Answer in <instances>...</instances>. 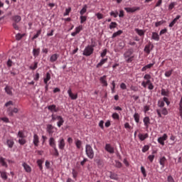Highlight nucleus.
Returning <instances> with one entry per match:
<instances>
[{"label":"nucleus","instance_id":"nucleus-36","mask_svg":"<svg viewBox=\"0 0 182 182\" xmlns=\"http://www.w3.org/2000/svg\"><path fill=\"white\" fill-rule=\"evenodd\" d=\"M29 69H31V70H36V69H38V62H34L33 64H31Z\"/></svg>","mask_w":182,"mask_h":182},{"label":"nucleus","instance_id":"nucleus-38","mask_svg":"<svg viewBox=\"0 0 182 182\" xmlns=\"http://www.w3.org/2000/svg\"><path fill=\"white\" fill-rule=\"evenodd\" d=\"M0 174L3 180H8V175H6V172L0 171Z\"/></svg>","mask_w":182,"mask_h":182},{"label":"nucleus","instance_id":"nucleus-46","mask_svg":"<svg viewBox=\"0 0 182 182\" xmlns=\"http://www.w3.org/2000/svg\"><path fill=\"white\" fill-rule=\"evenodd\" d=\"M114 28H117V23L111 22V23L109 24V29H114Z\"/></svg>","mask_w":182,"mask_h":182},{"label":"nucleus","instance_id":"nucleus-42","mask_svg":"<svg viewBox=\"0 0 182 182\" xmlns=\"http://www.w3.org/2000/svg\"><path fill=\"white\" fill-rule=\"evenodd\" d=\"M150 44L146 45L144 49V52L147 53V55H150Z\"/></svg>","mask_w":182,"mask_h":182},{"label":"nucleus","instance_id":"nucleus-48","mask_svg":"<svg viewBox=\"0 0 182 182\" xmlns=\"http://www.w3.org/2000/svg\"><path fill=\"white\" fill-rule=\"evenodd\" d=\"M141 172L144 177H147V173H146V168H144V166H141Z\"/></svg>","mask_w":182,"mask_h":182},{"label":"nucleus","instance_id":"nucleus-10","mask_svg":"<svg viewBox=\"0 0 182 182\" xmlns=\"http://www.w3.org/2000/svg\"><path fill=\"white\" fill-rule=\"evenodd\" d=\"M57 126L58 127H62V126H63V124L65 123V120L63 119V117H62V116L60 115H58L57 116Z\"/></svg>","mask_w":182,"mask_h":182},{"label":"nucleus","instance_id":"nucleus-12","mask_svg":"<svg viewBox=\"0 0 182 182\" xmlns=\"http://www.w3.org/2000/svg\"><path fill=\"white\" fill-rule=\"evenodd\" d=\"M167 134H164L162 136L158 139V143H159V144H161V146H164V141L167 140Z\"/></svg>","mask_w":182,"mask_h":182},{"label":"nucleus","instance_id":"nucleus-5","mask_svg":"<svg viewBox=\"0 0 182 182\" xmlns=\"http://www.w3.org/2000/svg\"><path fill=\"white\" fill-rule=\"evenodd\" d=\"M156 113L159 117H161V114H164V116H167V114H168V111L167 110V108L164 107L156 109Z\"/></svg>","mask_w":182,"mask_h":182},{"label":"nucleus","instance_id":"nucleus-37","mask_svg":"<svg viewBox=\"0 0 182 182\" xmlns=\"http://www.w3.org/2000/svg\"><path fill=\"white\" fill-rule=\"evenodd\" d=\"M178 110H179V116H181V119H182V97H181V98L180 100V102H179Z\"/></svg>","mask_w":182,"mask_h":182},{"label":"nucleus","instance_id":"nucleus-33","mask_svg":"<svg viewBox=\"0 0 182 182\" xmlns=\"http://www.w3.org/2000/svg\"><path fill=\"white\" fill-rule=\"evenodd\" d=\"M50 73H47L46 75V77H44V83L45 85H46L48 83V82H49V80H50Z\"/></svg>","mask_w":182,"mask_h":182},{"label":"nucleus","instance_id":"nucleus-28","mask_svg":"<svg viewBox=\"0 0 182 182\" xmlns=\"http://www.w3.org/2000/svg\"><path fill=\"white\" fill-rule=\"evenodd\" d=\"M39 53H41V48H33V55L34 58H38V56H39Z\"/></svg>","mask_w":182,"mask_h":182},{"label":"nucleus","instance_id":"nucleus-54","mask_svg":"<svg viewBox=\"0 0 182 182\" xmlns=\"http://www.w3.org/2000/svg\"><path fill=\"white\" fill-rule=\"evenodd\" d=\"M144 80H150L151 79V75H150V74H146L144 76Z\"/></svg>","mask_w":182,"mask_h":182},{"label":"nucleus","instance_id":"nucleus-30","mask_svg":"<svg viewBox=\"0 0 182 182\" xmlns=\"http://www.w3.org/2000/svg\"><path fill=\"white\" fill-rule=\"evenodd\" d=\"M86 12H87V5L85 4L83 6L82 9L80 10V14L81 16H84L85 14H86Z\"/></svg>","mask_w":182,"mask_h":182},{"label":"nucleus","instance_id":"nucleus-41","mask_svg":"<svg viewBox=\"0 0 182 182\" xmlns=\"http://www.w3.org/2000/svg\"><path fill=\"white\" fill-rule=\"evenodd\" d=\"M75 146L77 149H80V147H82V141L80 139H75Z\"/></svg>","mask_w":182,"mask_h":182},{"label":"nucleus","instance_id":"nucleus-56","mask_svg":"<svg viewBox=\"0 0 182 182\" xmlns=\"http://www.w3.org/2000/svg\"><path fill=\"white\" fill-rule=\"evenodd\" d=\"M22 38H23V35H22L21 33H18L16 36V38L17 41H21L22 39Z\"/></svg>","mask_w":182,"mask_h":182},{"label":"nucleus","instance_id":"nucleus-8","mask_svg":"<svg viewBox=\"0 0 182 182\" xmlns=\"http://www.w3.org/2000/svg\"><path fill=\"white\" fill-rule=\"evenodd\" d=\"M65 146H66V142H65V139L63 138H60L58 140V148L60 150H64L65 149Z\"/></svg>","mask_w":182,"mask_h":182},{"label":"nucleus","instance_id":"nucleus-58","mask_svg":"<svg viewBox=\"0 0 182 182\" xmlns=\"http://www.w3.org/2000/svg\"><path fill=\"white\" fill-rule=\"evenodd\" d=\"M120 88L122 89V90H126V89H127V86L126 85L125 83L122 82L120 84Z\"/></svg>","mask_w":182,"mask_h":182},{"label":"nucleus","instance_id":"nucleus-53","mask_svg":"<svg viewBox=\"0 0 182 182\" xmlns=\"http://www.w3.org/2000/svg\"><path fill=\"white\" fill-rule=\"evenodd\" d=\"M176 6V2H172L168 6V10L171 11Z\"/></svg>","mask_w":182,"mask_h":182},{"label":"nucleus","instance_id":"nucleus-60","mask_svg":"<svg viewBox=\"0 0 182 182\" xmlns=\"http://www.w3.org/2000/svg\"><path fill=\"white\" fill-rule=\"evenodd\" d=\"M82 26H79L78 27L75 28V33H79L80 31H82Z\"/></svg>","mask_w":182,"mask_h":182},{"label":"nucleus","instance_id":"nucleus-9","mask_svg":"<svg viewBox=\"0 0 182 182\" xmlns=\"http://www.w3.org/2000/svg\"><path fill=\"white\" fill-rule=\"evenodd\" d=\"M105 150L109 153V154H114V147L112 146L109 144H106Z\"/></svg>","mask_w":182,"mask_h":182},{"label":"nucleus","instance_id":"nucleus-61","mask_svg":"<svg viewBox=\"0 0 182 182\" xmlns=\"http://www.w3.org/2000/svg\"><path fill=\"white\" fill-rule=\"evenodd\" d=\"M158 106L159 107H164V101H159Z\"/></svg>","mask_w":182,"mask_h":182},{"label":"nucleus","instance_id":"nucleus-27","mask_svg":"<svg viewBox=\"0 0 182 182\" xmlns=\"http://www.w3.org/2000/svg\"><path fill=\"white\" fill-rule=\"evenodd\" d=\"M180 18H181V16H176V17L170 23L169 28H173V25H176V22H177V20L180 19Z\"/></svg>","mask_w":182,"mask_h":182},{"label":"nucleus","instance_id":"nucleus-62","mask_svg":"<svg viewBox=\"0 0 182 182\" xmlns=\"http://www.w3.org/2000/svg\"><path fill=\"white\" fill-rule=\"evenodd\" d=\"M167 181L168 182H175L174 178L171 176H168L167 178Z\"/></svg>","mask_w":182,"mask_h":182},{"label":"nucleus","instance_id":"nucleus-6","mask_svg":"<svg viewBox=\"0 0 182 182\" xmlns=\"http://www.w3.org/2000/svg\"><path fill=\"white\" fill-rule=\"evenodd\" d=\"M18 112L19 109L16 107H14V109H12V107H9L7 109V113L11 117H14V113H18Z\"/></svg>","mask_w":182,"mask_h":182},{"label":"nucleus","instance_id":"nucleus-29","mask_svg":"<svg viewBox=\"0 0 182 182\" xmlns=\"http://www.w3.org/2000/svg\"><path fill=\"white\" fill-rule=\"evenodd\" d=\"M0 164L3 167L8 168V164H6V161H5V158L4 157H0Z\"/></svg>","mask_w":182,"mask_h":182},{"label":"nucleus","instance_id":"nucleus-25","mask_svg":"<svg viewBox=\"0 0 182 182\" xmlns=\"http://www.w3.org/2000/svg\"><path fill=\"white\" fill-rule=\"evenodd\" d=\"M143 122H144L145 127H146V129H149V126L150 124V118L149 117H145L144 118Z\"/></svg>","mask_w":182,"mask_h":182},{"label":"nucleus","instance_id":"nucleus-50","mask_svg":"<svg viewBox=\"0 0 182 182\" xmlns=\"http://www.w3.org/2000/svg\"><path fill=\"white\" fill-rule=\"evenodd\" d=\"M150 149V146L149 145H145L142 148V153H146V151H149V149Z\"/></svg>","mask_w":182,"mask_h":182},{"label":"nucleus","instance_id":"nucleus-15","mask_svg":"<svg viewBox=\"0 0 182 182\" xmlns=\"http://www.w3.org/2000/svg\"><path fill=\"white\" fill-rule=\"evenodd\" d=\"M155 64H156V62L153 61L152 63H150V64H148V65L144 66L141 68V72H146V70H147V69H151V68L154 67Z\"/></svg>","mask_w":182,"mask_h":182},{"label":"nucleus","instance_id":"nucleus-20","mask_svg":"<svg viewBox=\"0 0 182 182\" xmlns=\"http://www.w3.org/2000/svg\"><path fill=\"white\" fill-rule=\"evenodd\" d=\"M12 87L6 85L4 88L6 93H7L9 96H12L14 94L12 93Z\"/></svg>","mask_w":182,"mask_h":182},{"label":"nucleus","instance_id":"nucleus-34","mask_svg":"<svg viewBox=\"0 0 182 182\" xmlns=\"http://www.w3.org/2000/svg\"><path fill=\"white\" fill-rule=\"evenodd\" d=\"M122 33H123V31L122 30H119L118 31L114 33L112 36V39H114V38H117V36H120Z\"/></svg>","mask_w":182,"mask_h":182},{"label":"nucleus","instance_id":"nucleus-16","mask_svg":"<svg viewBox=\"0 0 182 182\" xmlns=\"http://www.w3.org/2000/svg\"><path fill=\"white\" fill-rule=\"evenodd\" d=\"M48 110H50L52 112H55V113H58V112H59V108L56 107V105H49L48 107Z\"/></svg>","mask_w":182,"mask_h":182},{"label":"nucleus","instance_id":"nucleus-35","mask_svg":"<svg viewBox=\"0 0 182 182\" xmlns=\"http://www.w3.org/2000/svg\"><path fill=\"white\" fill-rule=\"evenodd\" d=\"M135 32L139 35V36H144V31L140 30L139 28H135Z\"/></svg>","mask_w":182,"mask_h":182},{"label":"nucleus","instance_id":"nucleus-32","mask_svg":"<svg viewBox=\"0 0 182 182\" xmlns=\"http://www.w3.org/2000/svg\"><path fill=\"white\" fill-rule=\"evenodd\" d=\"M106 62H107V58L102 59L100 62L97 65V68H101V66H103Z\"/></svg>","mask_w":182,"mask_h":182},{"label":"nucleus","instance_id":"nucleus-13","mask_svg":"<svg viewBox=\"0 0 182 182\" xmlns=\"http://www.w3.org/2000/svg\"><path fill=\"white\" fill-rule=\"evenodd\" d=\"M107 76L103 75L102 77H100V82L102 85V86L107 87Z\"/></svg>","mask_w":182,"mask_h":182},{"label":"nucleus","instance_id":"nucleus-40","mask_svg":"<svg viewBox=\"0 0 182 182\" xmlns=\"http://www.w3.org/2000/svg\"><path fill=\"white\" fill-rule=\"evenodd\" d=\"M134 119L136 123H139L140 122V114H139V113H135L134 114Z\"/></svg>","mask_w":182,"mask_h":182},{"label":"nucleus","instance_id":"nucleus-31","mask_svg":"<svg viewBox=\"0 0 182 182\" xmlns=\"http://www.w3.org/2000/svg\"><path fill=\"white\" fill-rule=\"evenodd\" d=\"M6 144L8 147H9V149H12L14 147V144H15V142L12 139H8L6 141Z\"/></svg>","mask_w":182,"mask_h":182},{"label":"nucleus","instance_id":"nucleus-47","mask_svg":"<svg viewBox=\"0 0 182 182\" xmlns=\"http://www.w3.org/2000/svg\"><path fill=\"white\" fill-rule=\"evenodd\" d=\"M80 23H83L86 22L87 17L86 16H80Z\"/></svg>","mask_w":182,"mask_h":182},{"label":"nucleus","instance_id":"nucleus-21","mask_svg":"<svg viewBox=\"0 0 182 182\" xmlns=\"http://www.w3.org/2000/svg\"><path fill=\"white\" fill-rule=\"evenodd\" d=\"M12 21H14V23H19L22 21V17L18 15L14 16L12 17Z\"/></svg>","mask_w":182,"mask_h":182},{"label":"nucleus","instance_id":"nucleus-26","mask_svg":"<svg viewBox=\"0 0 182 182\" xmlns=\"http://www.w3.org/2000/svg\"><path fill=\"white\" fill-rule=\"evenodd\" d=\"M53 129H55V127L52 124L47 125V132L49 134H53Z\"/></svg>","mask_w":182,"mask_h":182},{"label":"nucleus","instance_id":"nucleus-1","mask_svg":"<svg viewBox=\"0 0 182 182\" xmlns=\"http://www.w3.org/2000/svg\"><path fill=\"white\" fill-rule=\"evenodd\" d=\"M17 137H18V143L21 146H23V144H26V136H25V133L23 130L18 131L17 134Z\"/></svg>","mask_w":182,"mask_h":182},{"label":"nucleus","instance_id":"nucleus-22","mask_svg":"<svg viewBox=\"0 0 182 182\" xmlns=\"http://www.w3.org/2000/svg\"><path fill=\"white\" fill-rule=\"evenodd\" d=\"M49 144L50 147H52L53 149H55V147H56V141L55 140V138L53 137L50 138Z\"/></svg>","mask_w":182,"mask_h":182},{"label":"nucleus","instance_id":"nucleus-59","mask_svg":"<svg viewBox=\"0 0 182 182\" xmlns=\"http://www.w3.org/2000/svg\"><path fill=\"white\" fill-rule=\"evenodd\" d=\"M95 15H96L97 19H99V20L103 19V18H104L103 14H102L100 13H97Z\"/></svg>","mask_w":182,"mask_h":182},{"label":"nucleus","instance_id":"nucleus-11","mask_svg":"<svg viewBox=\"0 0 182 182\" xmlns=\"http://www.w3.org/2000/svg\"><path fill=\"white\" fill-rule=\"evenodd\" d=\"M124 11H126L127 12L133 14V12H136V11H140V7H125L124 8Z\"/></svg>","mask_w":182,"mask_h":182},{"label":"nucleus","instance_id":"nucleus-4","mask_svg":"<svg viewBox=\"0 0 182 182\" xmlns=\"http://www.w3.org/2000/svg\"><path fill=\"white\" fill-rule=\"evenodd\" d=\"M95 48V45L87 46L84 49L82 55L84 56H90V55H92L93 53V52L95 51V48Z\"/></svg>","mask_w":182,"mask_h":182},{"label":"nucleus","instance_id":"nucleus-2","mask_svg":"<svg viewBox=\"0 0 182 182\" xmlns=\"http://www.w3.org/2000/svg\"><path fill=\"white\" fill-rule=\"evenodd\" d=\"M85 153L87 157H88V159H90V160H92L95 157V151H93V148H92V146L89 144H87L85 146Z\"/></svg>","mask_w":182,"mask_h":182},{"label":"nucleus","instance_id":"nucleus-14","mask_svg":"<svg viewBox=\"0 0 182 182\" xmlns=\"http://www.w3.org/2000/svg\"><path fill=\"white\" fill-rule=\"evenodd\" d=\"M33 143L34 146H36V147H38V146H39V136L36 134H34L33 135Z\"/></svg>","mask_w":182,"mask_h":182},{"label":"nucleus","instance_id":"nucleus-52","mask_svg":"<svg viewBox=\"0 0 182 182\" xmlns=\"http://www.w3.org/2000/svg\"><path fill=\"white\" fill-rule=\"evenodd\" d=\"M164 22H166V21H163V20L156 22V23H155L156 28H159V26H161V25H163V23H164Z\"/></svg>","mask_w":182,"mask_h":182},{"label":"nucleus","instance_id":"nucleus-18","mask_svg":"<svg viewBox=\"0 0 182 182\" xmlns=\"http://www.w3.org/2000/svg\"><path fill=\"white\" fill-rule=\"evenodd\" d=\"M22 166L26 173H31L32 168H31V166L29 165H28V164L24 162V163H23Z\"/></svg>","mask_w":182,"mask_h":182},{"label":"nucleus","instance_id":"nucleus-64","mask_svg":"<svg viewBox=\"0 0 182 182\" xmlns=\"http://www.w3.org/2000/svg\"><path fill=\"white\" fill-rule=\"evenodd\" d=\"M164 33H167V28L162 29L160 31L159 35L161 36V35H164Z\"/></svg>","mask_w":182,"mask_h":182},{"label":"nucleus","instance_id":"nucleus-24","mask_svg":"<svg viewBox=\"0 0 182 182\" xmlns=\"http://www.w3.org/2000/svg\"><path fill=\"white\" fill-rule=\"evenodd\" d=\"M138 137L139 139V140H141V141H144V140H146V139L149 138V134H139Z\"/></svg>","mask_w":182,"mask_h":182},{"label":"nucleus","instance_id":"nucleus-19","mask_svg":"<svg viewBox=\"0 0 182 182\" xmlns=\"http://www.w3.org/2000/svg\"><path fill=\"white\" fill-rule=\"evenodd\" d=\"M58 58H59V54L58 53L53 54L50 58V62L51 63H53L58 60Z\"/></svg>","mask_w":182,"mask_h":182},{"label":"nucleus","instance_id":"nucleus-3","mask_svg":"<svg viewBox=\"0 0 182 182\" xmlns=\"http://www.w3.org/2000/svg\"><path fill=\"white\" fill-rule=\"evenodd\" d=\"M124 58L127 63H132L133 59H134V55H133V52L128 50L124 54Z\"/></svg>","mask_w":182,"mask_h":182},{"label":"nucleus","instance_id":"nucleus-44","mask_svg":"<svg viewBox=\"0 0 182 182\" xmlns=\"http://www.w3.org/2000/svg\"><path fill=\"white\" fill-rule=\"evenodd\" d=\"M112 117L114 120H119L120 119V116L117 112L113 113Z\"/></svg>","mask_w":182,"mask_h":182},{"label":"nucleus","instance_id":"nucleus-7","mask_svg":"<svg viewBox=\"0 0 182 182\" xmlns=\"http://www.w3.org/2000/svg\"><path fill=\"white\" fill-rule=\"evenodd\" d=\"M68 95L71 100H76L77 99V93L73 94L72 89L69 88L68 90Z\"/></svg>","mask_w":182,"mask_h":182},{"label":"nucleus","instance_id":"nucleus-39","mask_svg":"<svg viewBox=\"0 0 182 182\" xmlns=\"http://www.w3.org/2000/svg\"><path fill=\"white\" fill-rule=\"evenodd\" d=\"M161 95L162 96H167L168 97V95H170V92L168 90H166L164 89H162L161 91Z\"/></svg>","mask_w":182,"mask_h":182},{"label":"nucleus","instance_id":"nucleus-43","mask_svg":"<svg viewBox=\"0 0 182 182\" xmlns=\"http://www.w3.org/2000/svg\"><path fill=\"white\" fill-rule=\"evenodd\" d=\"M53 149V152L52 154L55 157H59V151H58V148L55 147Z\"/></svg>","mask_w":182,"mask_h":182},{"label":"nucleus","instance_id":"nucleus-17","mask_svg":"<svg viewBox=\"0 0 182 182\" xmlns=\"http://www.w3.org/2000/svg\"><path fill=\"white\" fill-rule=\"evenodd\" d=\"M166 163H167V159H166V156H162L159 159V164L161 165V168H164Z\"/></svg>","mask_w":182,"mask_h":182},{"label":"nucleus","instance_id":"nucleus-63","mask_svg":"<svg viewBox=\"0 0 182 182\" xmlns=\"http://www.w3.org/2000/svg\"><path fill=\"white\" fill-rule=\"evenodd\" d=\"M154 155H149L148 156V159L151 163H153V161L154 160Z\"/></svg>","mask_w":182,"mask_h":182},{"label":"nucleus","instance_id":"nucleus-57","mask_svg":"<svg viewBox=\"0 0 182 182\" xmlns=\"http://www.w3.org/2000/svg\"><path fill=\"white\" fill-rule=\"evenodd\" d=\"M106 55H107V49H104L102 53H101V58H105V56H106Z\"/></svg>","mask_w":182,"mask_h":182},{"label":"nucleus","instance_id":"nucleus-45","mask_svg":"<svg viewBox=\"0 0 182 182\" xmlns=\"http://www.w3.org/2000/svg\"><path fill=\"white\" fill-rule=\"evenodd\" d=\"M41 33H42V30H38L36 33V35L33 36V37L32 38V40H35L37 38H39V35H41Z\"/></svg>","mask_w":182,"mask_h":182},{"label":"nucleus","instance_id":"nucleus-55","mask_svg":"<svg viewBox=\"0 0 182 182\" xmlns=\"http://www.w3.org/2000/svg\"><path fill=\"white\" fill-rule=\"evenodd\" d=\"M118 15H119V12H117V11L115 13H114V11L110 12V16H114V18H117Z\"/></svg>","mask_w":182,"mask_h":182},{"label":"nucleus","instance_id":"nucleus-49","mask_svg":"<svg viewBox=\"0 0 182 182\" xmlns=\"http://www.w3.org/2000/svg\"><path fill=\"white\" fill-rule=\"evenodd\" d=\"M171 75H173V70L166 71V72L165 73V76H166V77H170V76H171Z\"/></svg>","mask_w":182,"mask_h":182},{"label":"nucleus","instance_id":"nucleus-23","mask_svg":"<svg viewBox=\"0 0 182 182\" xmlns=\"http://www.w3.org/2000/svg\"><path fill=\"white\" fill-rule=\"evenodd\" d=\"M151 39H153V41H156V42H159V41H160V36L159 35V33L153 32Z\"/></svg>","mask_w":182,"mask_h":182},{"label":"nucleus","instance_id":"nucleus-51","mask_svg":"<svg viewBox=\"0 0 182 182\" xmlns=\"http://www.w3.org/2000/svg\"><path fill=\"white\" fill-rule=\"evenodd\" d=\"M72 174H73V178L76 180V178H77V171L73 169Z\"/></svg>","mask_w":182,"mask_h":182}]
</instances>
